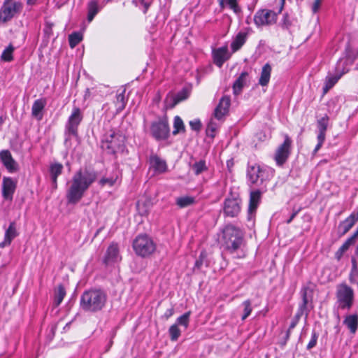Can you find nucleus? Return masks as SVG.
Instances as JSON below:
<instances>
[{"label": "nucleus", "instance_id": "f257e3e1", "mask_svg": "<svg viewBox=\"0 0 358 358\" xmlns=\"http://www.w3.org/2000/svg\"><path fill=\"white\" fill-rule=\"evenodd\" d=\"M94 171L87 169L78 171L73 176L71 185L66 192L69 203L76 204L83 198L85 191L96 180Z\"/></svg>", "mask_w": 358, "mask_h": 358}, {"label": "nucleus", "instance_id": "f03ea898", "mask_svg": "<svg viewBox=\"0 0 358 358\" xmlns=\"http://www.w3.org/2000/svg\"><path fill=\"white\" fill-rule=\"evenodd\" d=\"M243 232L239 228L227 225L222 231V246L226 252L236 257H243Z\"/></svg>", "mask_w": 358, "mask_h": 358}, {"label": "nucleus", "instance_id": "7ed1b4c3", "mask_svg": "<svg viewBox=\"0 0 358 358\" xmlns=\"http://www.w3.org/2000/svg\"><path fill=\"white\" fill-rule=\"evenodd\" d=\"M106 302V294L100 289L85 291L80 298V307L87 312H97L101 310Z\"/></svg>", "mask_w": 358, "mask_h": 358}, {"label": "nucleus", "instance_id": "20e7f679", "mask_svg": "<svg viewBox=\"0 0 358 358\" xmlns=\"http://www.w3.org/2000/svg\"><path fill=\"white\" fill-rule=\"evenodd\" d=\"M336 299L335 308L337 310H349L354 304V290L345 283L339 284L336 287Z\"/></svg>", "mask_w": 358, "mask_h": 358}, {"label": "nucleus", "instance_id": "39448f33", "mask_svg": "<svg viewBox=\"0 0 358 358\" xmlns=\"http://www.w3.org/2000/svg\"><path fill=\"white\" fill-rule=\"evenodd\" d=\"M125 137L120 132L110 131L102 141L101 148L109 154L122 152L124 147Z\"/></svg>", "mask_w": 358, "mask_h": 358}, {"label": "nucleus", "instance_id": "423d86ee", "mask_svg": "<svg viewBox=\"0 0 358 358\" xmlns=\"http://www.w3.org/2000/svg\"><path fill=\"white\" fill-rule=\"evenodd\" d=\"M273 173V169L257 164L249 166L247 171L248 180L252 184H262L272 178Z\"/></svg>", "mask_w": 358, "mask_h": 358}, {"label": "nucleus", "instance_id": "0eeeda50", "mask_svg": "<svg viewBox=\"0 0 358 358\" xmlns=\"http://www.w3.org/2000/svg\"><path fill=\"white\" fill-rule=\"evenodd\" d=\"M133 249L138 256L147 257L156 250L152 239L147 235H138L133 241Z\"/></svg>", "mask_w": 358, "mask_h": 358}, {"label": "nucleus", "instance_id": "6e6552de", "mask_svg": "<svg viewBox=\"0 0 358 358\" xmlns=\"http://www.w3.org/2000/svg\"><path fill=\"white\" fill-rule=\"evenodd\" d=\"M278 8L277 10L262 9L258 10L254 16V22L257 27L271 26L277 22Z\"/></svg>", "mask_w": 358, "mask_h": 358}, {"label": "nucleus", "instance_id": "1a4fd4ad", "mask_svg": "<svg viewBox=\"0 0 358 358\" xmlns=\"http://www.w3.org/2000/svg\"><path fill=\"white\" fill-rule=\"evenodd\" d=\"M22 9V4L20 2H3L0 8V22L4 23L10 20Z\"/></svg>", "mask_w": 358, "mask_h": 358}, {"label": "nucleus", "instance_id": "9d476101", "mask_svg": "<svg viewBox=\"0 0 358 358\" xmlns=\"http://www.w3.org/2000/svg\"><path fill=\"white\" fill-rule=\"evenodd\" d=\"M83 117V116L80 109L78 107H74L66 124V132L69 134L76 136L78 125L81 122Z\"/></svg>", "mask_w": 358, "mask_h": 358}, {"label": "nucleus", "instance_id": "9b49d317", "mask_svg": "<svg viewBox=\"0 0 358 358\" xmlns=\"http://www.w3.org/2000/svg\"><path fill=\"white\" fill-rule=\"evenodd\" d=\"M292 141L287 135L285 136V140L276 150L274 159L278 166H282L288 159L290 154Z\"/></svg>", "mask_w": 358, "mask_h": 358}, {"label": "nucleus", "instance_id": "f8f14e48", "mask_svg": "<svg viewBox=\"0 0 358 358\" xmlns=\"http://www.w3.org/2000/svg\"><path fill=\"white\" fill-rule=\"evenodd\" d=\"M151 132L157 140H165L169 136V127L166 120L153 122L151 125Z\"/></svg>", "mask_w": 358, "mask_h": 358}, {"label": "nucleus", "instance_id": "ddd939ff", "mask_svg": "<svg viewBox=\"0 0 358 358\" xmlns=\"http://www.w3.org/2000/svg\"><path fill=\"white\" fill-rule=\"evenodd\" d=\"M16 187L17 183L13 178L4 177L2 182L3 198L7 201H12Z\"/></svg>", "mask_w": 358, "mask_h": 358}, {"label": "nucleus", "instance_id": "4468645a", "mask_svg": "<svg viewBox=\"0 0 358 358\" xmlns=\"http://www.w3.org/2000/svg\"><path fill=\"white\" fill-rule=\"evenodd\" d=\"M231 104V100L229 96H222L217 107L214 110V117L217 120H221L223 117L228 113L229 108Z\"/></svg>", "mask_w": 358, "mask_h": 358}, {"label": "nucleus", "instance_id": "2eb2a0df", "mask_svg": "<svg viewBox=\"0 0 358 358\" xmlns=\"http://www.w3.org/2000/svg\"><path fill=\"white\" fill-rule=\"evenodd\" d=\"M0 160L6 168V169L13 173L17 170L18 166L17 162L13 158L11 153L8 150H2L0 152Z\"/></svg>", "mask_w": 358, "mask_h": 358}, {"label": "nucleus", "instance_id": "dca6fc26", "mask_svg": "<svg viewBox=\"0 0 358 358\" xmlns=\"http://www.w3.org/2000/svg\"><path fill=\"white\" fill-rule=\"evenodd\" d=\"M241 210L239 201L236 199H226L224 202V212L230 217H235L238 215Z\"/></svg>", "mask_w": 358, "mask_h": 358}, {"label": "nucleus", "instance_id": "f3484780", "mask_svg": "<svg viewBox=\"0 0 358 358\" xmlns=\"http://www.w3.org/2000/svg\"><path fill=\"white\" fill-rule=\"evenodd\" d=\"M213 55L214 63L219 67H221L224 62L230 57L227 45L214 50Z\"/></svg>", "mask_w": 358, "mask_h": 358}, {"label": "nucleus", "instance_id": "a211bd4d", "mask_svg": "<svg viewBox=\"0 0 358 358\" xmlns=\"http://www.w3.org/2000/svg\"><path fill=\"white\" fill-rule=\"evenodd\" d=\"M121 260L117 244L112 243L107 249L104 262L106 264L118 262Z\"/></svg>", "mask_w": 358, "mask_h": 358}, {"label": "nucleus", "instance_id": "6ab92c4d", "mask_svg": "<svg viewBox=\"0 0 358 358\" xmlns=\"http://www.w3.org/2000/svg\"><path fill=\"white\" fill-rule=\"evenodd\" d=\"M150 167L157 173H162L166 171L167 165L166 162L157 155H153L150 158Z\"/></svg>", "mask_w": 358, "mask_h": 358}, {"label": "nucleus", "instance_id": "aec40b11", "mask_svg": "<svg viewBox=\"0 0 358 358\" xmlns=\"http://www.w3.org/2000/svg\"><path fill=\"white\" fill-rule=\"evenodd\" d=\"M248 38V34L244 31L238 32L231 43L232 52H236L241 48Z\"/></svg>", "mask_w": 358, "mask_h": 358}, {"label": "nucleus", "instance_id": "412c9836", "mask_svg": "<svg viewBox=\"0 0 358 358\" xmlns=\"http://www.w3.org/2000/svg\"><path fill=\"white\" fill-rule=\"evenodd\" d=\"M358 220V217L355 215V213H352L345 220L341 222L339 224V230L342 234H345L354 226L355 222Z\"/></svg>", "mask_w": 358, "mask_h": 358}, {"label": "nucleus", "instance_id": "4be33fe9", "mask_svg": "<svg viewBox=\"0 0 358 358\" xmlns=\"http://www.w3.org/2000/svg\"><path fill=\"white\" fill-rule=\"evenodd\" d=\"M262 192L259 190H255L250 192L248 213L250 215L254 213L260 202Z\"/></svg>", "mask_w": 358, "mask_h": 358}, {"label": "nucleus", "instance_id": "5701e85b", "mask_svg": "<svg viewBox=\"0 0 358 358\" xmlns=\"http://www.w3.org/2000/svg\"><path fill=\"white\" fill-rule=\"evenodd\" d=\"M45 106V101L40 99L36 100L31 108V114L38 120H41L43 118L42 110Z\"/></svg>", "mask_w": 358, "mask_h": 358}, {"label": "nucleus", "instance_id": "b1692460", "mask_svg": "<svg viewBox=\"0 0 358 358\" xmlns=\"http://www.w3.org/2000/svg\"><path fill=\"white\" fill-rule=\"evenodd\" d=\"M63 170V165L60 163H53L50 166V173L54 188L57 186V177L61 175Z\"/></svg>", "mask_w": 358, "mask_h": 358}, {"label": "nucleus", "instance_id": "393cba45", "mask_svg": "<svg viewBox=\"0 0 358 358\" xmlns=\"http://www.w3.org/2000/svg\"><path fill=\"white\" fill-rule=\"evenodd\" d=\"M343 324L352 334H355L358 328V315L357 314L347 315L343 320Z\"/></svg>", "mask_w": 358, "mask_h": 358}, {"label": "nucleus", "instance_id": "a878e982", "mask_svg": "<svg viewBox=\"0 0 358 358\" xmlns=\"http://www.w3.org/2000/svg\"><path fill=\"white\" fill-rule=\"evenodd\" d=\"M271 66L269 64H266L262 69L259 84L262 86H266L270 80L271 74Z\"/></svg>", "mask_w": 358, "mask_h": 358}, {"label": "nucleus", "instance_id": "bb28decb", "mask_svg": "<svg viewBox=\"0 0 358 358\" xmlns=\"http://www.w3.org/2000/svg\"><path fill=\"white\" fill-rule=\"evenodd\" d=\"M248 75L247 72L241 73L239 77L234 82L233 85V91L235 95H238L241 93L243 86L245 85Z\"/></svg>", "mask_w": 358, "mask_h": 358}, {"label": "nucleus", "instance_id": "cd10ccee", "mask_svg": "<svg viewBox=\"0 0 358 358\" xmlns=\"http://www.w3.org/2000/svg\"><path fill=\"white\" fill-rule=\"evenodd\" d=\"M99 10L98 1L96 0H92L88 3V15L87 20L89 22H91L94 16L98 13Z\"/></svg>", "mask_w": 358, "mask_h": 358}, {"label": "nucleus", "instance_id": "c85d7f7f", "mask_svg": "<svg viewBox=\"0 0 358 358\" xmlns=\"http://www.w3.org/2000/svg\"><path fill=\"white\" fill-rule=\"evenodd\" d=\"M341 75L339 76H329L326 78L324 86L323 87V93L326 94L327 92L332 88L334 85L341 78Z\"/></svg>", "mask_w": 358, "mask_h": 358}, {"label": "nucleus", "instance_id": "c756f323", "mask_svg": "<svg viewBox=\"0 0 358 358\" xmlns=\"http://www.w3.org/2000/svg\"><path fill=\"white\" fill-rule=\"evenodd\" d=\"M176 202L180 208H185L194 203L195 199L193 196H184L177 198Z\"/></svg>", "mask_w": 358, "mask_h": 358}, {"label": "nucleus", "instance_id": "7c9ffc66", "mask_svg": "<svg viewBox=\"0 0 358 358\" xmlns=\"http://www.w3.org/2000/svg\"><path fill=\"white\" fill-rule=\"evenodd\" d=\"M17 236L16 229L14 223H10L5 233L4 243L10 244L11 241Z\"/></svg>", "mask_w": 358, "mask_h": 358}, {"label": "nucleus", "instance_id": "2f4dec72", "mask_svg": "<svg viewBox=\"0 0 358 358\" xmlns=\"http://www.w3.org/2000/svg\"><path fill=\"white\" fill-rule=\"evenodd\" d=\"M66 295V291L63 285H59L57 289L55 290V306H59L63 301L64 296Z\"/></svg>", "mask_w": 358, "mask_h": 358}, {"label": "nucleus", "instance_id": "473e14b6", "mask_svg": "<svg viewBox=\"0 0 358 358\" xmlns=\"http://www.w3.org/2000/svg\"><path fill=\"white\" fill-rule=\"evenodd\" d=\"M185 131V126L183 121L179 116H176L174 117V122H173V134L177 135L181 131Z\"/></svg>", "mask_w": 358, "mask_h": 358}, {"label": "nucleus", "instance_id": "72a5a7b5", "mask_svg": "<svg viewBox=\"0 0 358 358\" xmlns=\"http://www.w3.org/2000/svg\"><path fill=\"white\" fill-rule=\"evenodd\" d=\"M195 175H199L203 171L208 169L206 162L204 160H200L194 163L192 167Z\"/></svg>", "mask_w": 358, "mask_h": 358}, {"label": "nucleus", "instance_id": "f704fd0d", "mask_svg": "<svg viewBox=\"0 0 358 358\" xmlns=\"http://www.w3.org/2000/svg\"><path fill=\"white\" fill-rule=\"evenodd\" d=\"M83 39L82 35L78 32H74L69 35V41L71 48H74Z\"/></svg>", "mask_w": 358, "mask_h": 358}, {"label": "nucleus", "instance_id": "c9c22d12", "mask_svg": "<svg viewBox=\"0 0 358 358\" xmlns=\"http://www.w3.org/2000/svg\"><path fill=\"white\" fill-rule=\"evenodd\" d=\"M220 4L222 7L224 6V4L227 5L236 13L240 12V8L237 4V0H220Z\"/></svg>", "mask_w": 358, "mask_h": 358}, {"label": "nucleus", "instance_id": "e433bc0d", "mask_svg": "<svg viewBox=\"0 0 358 358\" xmlns=\"http://www.w3.org/2000/svg\"><path fill=\"white\" fill-rule=\"evenodd\" d=\"M115 104L117 111H121L125 108L126 100L124 96V91L117 95Z\"/></svg>", "mask_w": 358, "mask_h": 358}, {"label": "nucleus", "instance_id": "4c0bfd02", "mask_svg": "<svg viewBox=\"0 0 358 358\" xmlns=\"http://www.w3.org/2000/svg\"><path fill=\"white\" fill-rule=\"evenodd\" d=\"M14 48L12 45H9L2 52L1 59L5 62H10L13 60V52Z\"/></svg>", "mask_w": 358, "mask_h": 358}, {"label": "nucleus", "instance_id": "58836bf2", "mask_svg": "<svg viewBox=\"0 0 358 358\" xmlns=\"http://www.w3.org/2000/svg\"><path fill=\"white\" fill-rule=\"evenodd\" d=\"M218 127H219L218 124L216 122H215L213 119H211L207 125V128H206L207 135L213 138L215 135V132H216Z\"/></svg>", "mask_w": 358, "mask_h": 358}, {"label": "nucleus", "instance_id": "ea45409f", "mask_svg": "<svg viewBox=\"0 0 358 358\" xmlns=\"http://www.w3.org/2000/svg\"><path fill=\"white\" fill-rule=\"evenodd\" d=\"M170 338L171 341H176L180 336V330L178 326L176 324L171 325L169 329Z\"/></svg>", "mask_w": 358, "mask_h": 358}, {"label": "nucleus", "instance_id": "a19ab883", "mask_svg": "<svg viewBox=\"0 0 358 358\" xmlns=\"http://www.w3.org/2000/svg\"><path fill=\"white\" fill-rule=\"evenodd\" d=\"M190 312H187L184 313L182 315L180 316L177 320L176 324L182 325L185 329L187 328L189 322Z\"/></svg>", "mask_w": 358, "mask_h": 358}, {"label": "nucleus", "instance_id": "79ce46f5", "mask_svg": "<svg viewBox=\"0 0 358 358\" xmlns=\"http://www.w3.org/2000/svg\"><path fill=\"white\" fill-rule=\"evenodd\" d=\"M306 304H307V298H306V293L303 294V303L302 305L300 307V309H299V313H297L296 315V317L297 318L294 320V321H292V323L290 324L289 325V330L292 329H294L295 327V326L297 324V322H298V320H299V317H300V315L302 314V312H303V308H305V307L306 306Z\"/></svg>", "mask_w": 358, "mask_h": 358}, {"label": "nucleus", "instance_id": "37998d69", "mask_svg": "<svg viewBox=\"0 0 358 358\" xmlns=\"http://www.w3.org/2000/svg\"><path fill=\"white\" fill-rule=\"evenodd\" d=\"M329 117L327 115H325L320 120H317V129L318 131H324L326 132L329 124Z\"/></svg>", "mask_w": 358, "mask_h": 358}, {"label": "nucleus", "instance_id": "c03bdc74", "mask_svg": "<svg viewBox=\"0 0 358 358\" xmlns=\"http://www.w3.org/2000/svg\"><path fill=\"white\" fill-rule=\"evenodd\" d=\"M243 306H244V314L242 316V320H245L251 313L252 308L251 306V301L246 300L243 301Z\"/></svg>", "mask_w": 358, "mask_h": 358}, {"label": "nucleus", "instance_id": "a18cd8bd", "mask_svg": "<svg viewBox=\"0 0 358 358\" xmlns=\"http://www.w3.org/2000/svg\"><path fill=\"white\" fill-rule=\"evenodd\" d=\"M345 57H346V62H349L352 64L355 59L357 58V55L352 54L351 50V45L348 43L345 48Z\"/></svg>", "mask_w": 358, "mask_h": 358}, {"label": "nucleus", "instance_id": "49530a36", "mask_svg": "<svg viewBox=\"0 0 358 358\" xmlns=\"http://www.w3.org/2000/svg\"><path fill=\"white\" fill-rule=\"evenodd\" d=\"M133 3L136 6H142L144 13L147 12L150 5V2L145 0H133Z\"/></svg>", "mask_w": 358, "mask_h": 358}, {"label": "nucleus", "instance_id": "de8ad7c7", "mask_svg": "<svg viewBox=\"0 0 358 358\" xmlns=\"http://www.w3.org/2000/svg\"><path fill=\"white\" fill-rule=\"evenodd\" d=\"M317 338H318L317 334L315 331H313L312 332L311 338H310L309 343L307 345V349L308 350H310V349H312L313 348H314L316 345L317 341Z\"/></svg>", "mask_w": 358, "mask_h": 358}, {"label": "nucleus", "instance_id": "09e8293b", "mask_svg": "<svg viewBox=\"0 0 358 358\" xmlns=\"http://www.w3.org/2000/svg\"><path fill=\"white\" fill-rule=\"evenodd\" d=\"M191 128L194 131H199L201 127V123L199 120H194L189 122Z\"/></svg>", "mask_w": 358, "mask_h": 358}, {"label": "nucleus", "instance_id": "8fccbe9b", "mask_svg": "<svg viewBox=\"0 0 358 358\" xmlns=\"http://www.w3.org/2000/svg\"><path fill=\"white\" fill-rule=\"evenodd\" d=\"M291 25V22L289 20V15L286 13L283 15V18L282 20V27L283 28L287 29Z\"/></svg>", "mask_w": 358, "mask_h": 358}, {"label": "nucleus", "instance_id": "3c124183", "mask_svg": "<svg viewBox=\"0 0 358 358\" xmlns=\"http://www.w3.org/2000/svg\"><path fill=\"white\" fill-rule=\"evenodd\" d=\"M321 3H322V0H315L314 1L313 6H312V10L314 13H316L319 10Z\"/></svg>", "mask_w": 358, "mask_h": 358}, {"label": "nucleus", "instance_id": "603ef678", "mask_svg": "<svg viewBox=\"0 0 358 358\" xmlns=\"http://www.w3.org/2000/svg\"><path fill=\"white\" fill-rule=\"evenodd\" d=\"M326 137V132L324 131H318L317 135V141L318 143H323L324 142Z\"/></svg>", "mask_w": 358, "mask_h": 358}, {"label": "nucleus", "instance_id": "864d4df0", "mask_svg": "<svg viewBox=\"0 0 358 358\" xmlns=\"http://www.w3.org/2000/svg\"><path fill=\"white\" fill-rule=\"evenodd\" d=\"M114 180L113 179L109 178H102L100 180V184L101 185H104L106 184H108L110 186H112L114 184Z\"/></svg>", "mask_w": 358, "mask_h": 358}, {"label": "nucleus", "instance_id": "5fc2aeb1", "mask_svg": "<svg viewBox=\"0 0 358 358\" xmlns=\"http://www.w3.org/2000/svg\"><path fill=\"white\" fill-rule=\"evenodd\" d=\"M173 313H174V310L173 308H171L166 310L163 317L166 320H168L170 317H171L173 315Z\"/></svg>", "mask_w": 358, "mask_h": 358}, {"label": "nucleus", "instance_id": "6e6d98bb", "mask_svg": "<svg viewBox=\"0 0 358 358\" xmlns=\"http://www.w3.org/2000/svg\"><path fill=\"white\" fill-rule=\"evenodd\" d=\"M349 248L350 247L346 243H344L339 248L337 255L339 253V255H341L343 252L348 250Z\"/></svg>", "mask_w": 358, "mask_h": 358}, {"label": "nucleus", "instance_id": "4d7b16f0", "mask_svg": "<svg viewBox=\"0 0 358 358\" xmlns=\"http://www.w3.org/2000/svg\"><path fill=\"white\" fill-rule=\"evenodd\" d=\"M355 238L356 237L352 235L345 241V243H346L350 247L354 243Z\"/></svg>", "mask_w": 358, "mask_h": 358}, {"label": "nucleus", "instance_id": "13d9d810", "mask_svg": "<svg viewBox=\"0 0 358 358\" xmlns=\"http://www.w3.org/2000/svg\"><path fill=\"white\" fill-rule=\"evenodd\" d=\"M285 0H280V6L278 8V13L282 12L283 7H284V4H285Z\"/></svg>", "mask_w": 358, "mask_h": 358}, {"label": "nucleus", "instance_id": "bf43d9fd", "mask_svg": "<svg viewBox=\"0 0 358 358\" xmlns=\"http://www.w3.org/2000/svg\"><path fill=\"white\" fill-rule=\"evenodd\" d=\"M296 214H297V212H296H296H294V213L292 214V215L289 217V219H288V220H287V224H289V223L292 221V220L295 217V216L296 215Z\"/></svg>", "mask_w": 358, "mask_h": 358}, {"label": "nucleus", "instance_id": "052dcab7", "mask_svg": "<svg viewBox=\"0 0 358 358\" xmlns=\"http://www.w3.org/2000/svg\"><path fill=\"white\" fill-rule=\"evenodd\" d=\"M322 144L323 143H317V144L316 145V146H315V148L314 149L313 152L316 153L321 148V147L322 146Z\"/></svg>", "mask_w": 358, "mask_h": 358}, {"label": "nucleus", "instance_id": "680f3d73", "mask_svg": "<svg viewBox=\"0 0 358 358\" xmlns=\"http://www.w3.org/2000/svg\"><path fill=\"white\" fill-rule=\"evenodd\" d=\"M201 264H202L201 260L198 259V260H196L195 265L196 267L199 268L201 266Z\"/></svg>", "mask_w": 358, "mask_h": 358}, {"label": "nucleus", "instance_id": "e2e57ef3", "mask_svg": "<svg viewBox=\"0 0 358 358\" xmlns=\"http://www.w3.org/2000/svg\"><path fill=\"white\" fill-rule=\"evenodd\" d=\"M63 4H64V3H60L59 1H57V2H56V3H55V6H56L57 8H60Z\"/></svg>", "mask_w": 358, "mask_h": 358}, {"label": "nucleus", "instance_id": "0e129e2a", "mask_svg": "<svg viewBox=\"0 0 358 358\" xmlns=\"http://www.w3.org/2000/svg\"><path fill=\"white\" fill-rule=\"evenodd\" d=\"M352 262L353 268H357V262H356V260H355V259H352Z\"/></svg>", "mask_w": 358, "mask_h": 358}, {"label": "nucleus", "instance_id": "69168bd1", "mask_svg": "<svg viewBox=\"0 0 358 358\" xmlns=\"http://www.w3.org/2000/svg\"><path fill=\"white\" fill-rule=\"evenodd\" d=\"M35 3V0H27V3L29 5H32Z\"/></svg>", "mask_w": 358, "mask_h": 358}, {"label": "nucleus", "instance_id": "338daca9", "mask_svg": "<svg viewBox=\"0 0 358 358\" xmlns=\"http://www.w3.org/2000/svg\"><path fill=\"white\" fill-rule=\"evenodd\" d=\"M3 122H4V120H3V117L0 116V126L2 125Z\"/></svg>", "mask_w": 358, "mask_h": 358}, {"label": "nucleus", "instance_id": "774afa93", "mask_svg": "<svg viewBox=\"0 0 358 358\" xmlns=\"http://www.w3.org/2000/svg\"><path fill=\"white\" fill-rule=\"evenodd\" d=\"M4 2H13L12 0H4Z\"/></svg>", "mask_w": 358, "mask_h": 358}]
</instances>
